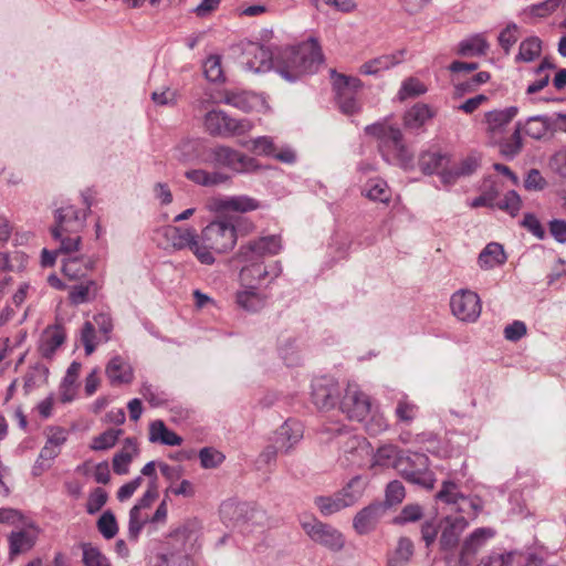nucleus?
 Instances as JSON below:
<instances>
[{
    "label": "nucleus",
    "instance_id": "obj_7",
    "mask_svg": "<svg viewBox=\"0 0 566 566\" xmlns=\"http://www.w3.org/2000/svg\"><path fill=\"white\" fill-rule=\"evenodd\" d=\"M549 128L551 119L545 115L531 116L525 123L518 120L509 140L501 144V154L507 158H513L522 150V130L533 139H541L546 136Z\"/></svg>",
    "mask_w": 566,
    "mask_h": 566
},
{
    "label": "nucleus",
    "instance_id": "obj_10",
    "mask_svg": "<svg viewBox=\"0 0 566 566\" xmlns=\"http://www.w3.org/2000/svg\"><path fill=\"white\" fill-rule=\"evenodd\" d=\"M206 130L212 136H233L248 133L252 124L247 118L237 119L223 111H210L205 116Z\"/></svg>",
    "mask_w": 566,
    "mask_h": 566
},
{
    "label": "nucleus",
    "instance_id": "obj_59",
    "mask_svg": "<svg viewBox=\"0 0 566 566\" xmlns=\"http://www.w3.org/2000/svg\"><path fill=\"white\" fill-rule=\"evenodd\" d=\"M92 323L95 325V329L97 328L101 334L99 340L107 342L113 329L112 318L107 314L99 313L93 316Z\"/></svg>",
    "mask_w": 566,
    "mask_h": 566
},
{
    "label": "nucleus",
    "instance_id": "obj_19",
    "mask_svg": "<svg viewBox=\"0 0 566 566\" xmlns=\"http://www.w3.org/2000/svg\"><path fill=\"white\" fill-rule=\"evenodd\" d=\"M207 207L217 213L248 212L259 208V202L249 196H221L208 199Z\"/></svg>",
    "mask_w": 566,
    "mask_h": 566
},
{
    "label": "nucleus",
    "instance_id": "obj_33",
    "mask_svg": "<svg viewBox=\"0 0 566 566\" xmlns=\"http://www.w3.org/2000/svg\"><path fill=\"white\" fill-rule=\"evenodd\" d=\"M149 440L151 442H160L165 446L171 447L180 446L182 442L181 437L169 430L161 420H155L150 423Z\"/></svg>",
    "mask_w": 566,
    "mask_h": 566
},
{
    "label": "nucleus",
    "instance_id": "obj_9",
    "mask_svg": "<svg viewBox=\"0 0 566 566\" xmlns=\"http://www.w3.org/2000/svg\"><path fill=\"white\" fill-rule=\"evenodd\" d=\"M165 235L171 241L174 248L181 250L189 248L202 264L214 263V256L205 248L200 247V235L191 228L168 226Z\"/></svg>",
    "mask_w": 566,
    "mask_h": 566
},
{
    "label": "nucleus",
    "instance_id": "obj_30",
    "mask_svg": "<svg viewBox=\"0 0 566 566\" xmlns=\"http://www.w3.org/2000/svg\"><path fill=\"white\" fill-rule=\"evenodd\" d=\"M94 268V261L86 255L66 256L63 259L62 271L71 280H80L87 275Z\"/></svg>",
    "mask_w": 566,
    "mask_h": 566
},
{
    "label": "nucleus",
    "instance_id": "obj_64",
    "mask_svg": "<svg viewBox=\"0 0 566 566\" xmlns=\"http://www.w3.org/2000/svg\"><path fill=\"white\" fill-rule=\"evenodd\" d=\"M151 99L156 105L160 106H170L175 105L177 102V93L176 91L166 87L163 91H155L151 93Z\"/></svg>",
    "mask_w": 566,
    "mask_h": 566
},
{
    "label": "nucleus",
    "instance_id": "obj_47",
    "mask_svg": "<svg viewBox=\"0 0 566 566\" xmlns=\"http://www.w3.org/2000/svg\"><path fill=\"white\" fill-rule=\"evenodd\" d=\"M403 124L407 129H420L424 125V105L419 103L408 109L403 117Z\"/></svg>",
    "mask_w": 566,
    "mask_h": 566
},
{
    "label": "nucleus",
    "instance_id": "obj_57",
    "mask_svg": "<svg viewBox=\"0 0 566 566\" xmlns=\"http://www.w3.org/2000/svg\"><path fill=\"white\" fill-rule=\"evenodd\" d=\"M449 157L446 154L433 153L430 155V160L427 161V175L438 174L444 176V169L449 165Z\"/></svg>",
    "mask_w": 566,
    "mask_h": 566
},
{
    "label": "nucleus",
    "instance_id": "obj_36",
    "mask_svg": "<svg viewBox=\"0 0 566 566\" xmlns=\"http://www.w3.org/2000/svg\"><path fill=\"white\" fill-rule=\"evenodd\" d=\"M413 555V544L408 537H400L397 547L388 555V566H406Z\"/></svg>",
    "mask_w": 566,
    "mask_h": 566
},
{
    "label": "nucleus",
    "instance_id": "obj_15",
    "mask_svg": "<svg viewBox=\"0 0 566 566\" xmlns=\"http://www.w3.org/2000/svg\"><path fill=\"white\" fill-rule=\"evenodd\" d=\"M339 409L349 419L363 421L369 415L371 403L369 397L360 390L358 385L348 384L345 395L339 401Z\"/></svg>",
    "mask_w": 566,
    "mask_h": 566
},
{
    "label": "nucleus",
    "instance_id": "obj_12",
    "mask_svg": "<svg viewBox=\"0 0 566 566\" xmlns=\"http://www.w3.org/2000/svg\"><path fill=\"white\" fill-rule=\"evenodd\" d=\"M457 490L458 486L454 482L444 481L436 497L438 501L453 505L458 512L465 513L473 517L476 516L482 511V500L478 496H464Z\"/></svg>",
    "mask_w": 566,
    "mask_h": 566
},
{
    "label": "nucleus",
    "instance_id": "obj_20",
    "mask_svg": "<svg viewBox=\"0 0 566 566\" xmlns=\"http://www.w3.org/2000/svg\"><path fill=\"white\" fill-rule=\"evenodd\" d=\"M518 108L510 106L504 109H494L485 114L486 132L494 144L501 148L503 142L509 140L504 138V133L507 125L517 115Z\"/></svg>",
    "mask_w": 566,
    "mask_h": 566
},
{
    "label": "nucleus",
    "instance_id": "obj_49",
    "mask_svg": "<svg viewBox=\"0 0 566 566\" xmlns=\"http://www.w3.org/2000/svg\"><path fill=\"white\" fill-rule=\"evenodd\" d=\"M97 530L104 538L111 539L116 536L118 525L115 515L111 511H105L97 521Z\"/></svg>",
    "mask_w": 566,
    "mask_h": 566
},
{
    "label": "nucleus",
    "instance_id": "obj_50",
    "mask_svg": "<svg viewBox=\"0 0 566 566\" xmlns=\"http://www.w3.org/2000/svg\"><path fill=\"white\" fill-rule=\"evenodd\" d=\"M336 93V99L342 113L346 115H353L360 108L359 103L356 99L355 94L343 90H334Z\"/></svg>",
    "mask_w": 566,
    "mask_h": 566
},
{
    "label": "nucleus",
    "instance_id": "obj_55",
    "mask_svg": "<svg viewBox=\"0 0 566 566\" xmlns=\"http://www.w3.org/2000/svg\"><path fill=\"white\" fill-rule=\"evenodd\" d=\"M199 459L202 468L212 469L223 462L224 455L212 448H203L199 452Z\"/></svg>",
    "mask_w": 566,
    "mask_h": 566
},
{
    "label": "nucleus",
    "instance_id": "obj_8",
    "mask_svg": "<svg viewBox=\"0 0 566 566\" xmlns=\"http://www.w3.org/2000/svg\"><path fill=\"white\" fill-rule=\"evenodd\" d=\"M360 482L359 476L353 478L346 486L340 491L329 496H316L314 504L318 509L322 515L329 516L340 512L344 509L353 506L361 496L360 491H355L354 488Z\"/></svg>",
    "mask_w": 566,
    "mask_h": 566
},
{
    "label": "nucleus",
    "instance_id": "obj_44",
    "mask_svg": "<svg viewBox=\"0 0 566 566\" xmlns=\"http://www.w3.org/2000/svg\"><path fill=\"white\" fill-rule=\"evenodd\" d=\"M203 74L210 82L217 83L224 80L223 69L221 65V56L210 55L203 62Z\"/></svg>",
    "mask_w": 566,
    "mask_h": 566
},
{
    "label": "nucleus",
    "instance_id": "obj_31",
    "mask_svg": "<svg viewBox=\"0 0 566 566\" xmlns=\"http://www.w3.org/2000/svg\"><path fill=\"white\" fill-rule=\"evenodd\" d=\"M138 453L139 449L136 440L133 438L125 439L123 448L113 458L114 472L119 475L127 474L129 464Z\"/></svg>",
    "mask_w": 566,
    "mask_h": 566
},
{
    "label": "nucleus",
    "instance_id": "obj_27",
    "mask_svg": "<svg viewBox=\"0 0 566 566\" xmlns=\"http://www.w3.org/2000/svg\"><path fill=\"white\" fill-rule=\"evenodd\" d=\"M268 296L265 293L253 287H241L235 294L237 305L248 312L258 313L265 307Z\"/></svg>",
    "mask_w": 566,
    "mask_h": 566
},
{
    "label": "nucleus",
    "instance_id": "obj_25",
    "mask_svg": "<svg viewBox=\"0 0 566 566\" xmlns=\"http://www.w3.org/2000/svg\"><path fill=\"white\" fill-rule=\"evenodd\" d=\"M303 424L296 420H286L274 434V443L283 453H289L303 438Z\"/></svg>",
    "mask_w": 566,
    "mask_h": 566
},
{
    "label": "nucleus",
    "instance_id": "obj_11",
    "mask_svg": "<svg viewBox=\"0 0 566 566\" xmlns=\"http://www.w3.org/2000/svg\"><path fill=\"white\" fill-rule=\"evenodd\" d=\"M302 528L315 543L333 551L339 552L345 545L343 534L329 524L323 523L315 517L308 521H301Z\"/></svg>",
    "mask_w": 566,
    "mask_h": 566
},
{
    "label": "nucleus",
    "instance_id": "obj_5",
    "mask_svg": "<svg viewBox=\"0 0 566 566\" xmlns=\"http://www.w3.org/2000/svg\"><path fill=\"white\" fill-rule=\"evenodd\" d=\"M374 464L381 467L395 465L400 474L410 483L424 486V455L412 453L399 457L398 450L391 444L379 447L374 454Z\"/></svg>",
    "mask_w": 566,
    "mask_h": 566
},
{
    "label": "nucleus",
    "instance_id": "obj_51",
    "mask_svg": "<svg viewBox=\"0 0 566 566\" xmlns=\"http://www.w3.org/2000/svg\"><path fill=\"white\" fill-rule=\"evenodd\" d=\"M424 92V86L422 83L415 77H408L401 84L400 90L398 91L397 98L400 102H403L408 98L416 97Z\"/></svg>",
    "mask_w": 566,
    "mask_h": 566
},
{
    "label": "nucleus",
    "instance_id": "obj_54",
    "mask_svg": "<svg viewBox=\"0 0 566 566\" xmlns=\"http://www.w3.org/2000/svg\"><path fill=\"white\" fill-rule=\"evenodd\" d=\"M518 40V27L515 23H510L499 35V44L504 50L505 54H509L511 48Z\"/></svg>",
    "mask_w": 566,
    "mask_h": 566
},
{
    "label": "nucleus",
    "instance_id": "obj_17",
    "mask_svg": "<svg viewBox=\"0 0 566 566\" xmlns=\"http://www.w3.org/2000/svg\"><path fill=\"white\" fill-rule=\"evenodd\" d=\"M452 314L462 322L473 323L481 314V301L475 292L460 290L451 296Z\"/></svg>",
    "mask_w": 566,
    "mask_h": 566
},
{
    "label": "nucleus",
    "instance_id": "obj_34",
    "mask_svg": "<svg viewBox=\"0 0 566 566\" xmlns=\"http://www.w3.org/2000/svg\"><path fill=\"white\" fill-rule=\"evenodd\" d=\"M506 254L501 244L492 242L489 243L480 253L478 262L482 269H493L497 265L504 264Z\"/></svg>",
    "mask_w": 566,
    "mask_h": 566
},
{
    "label": "nucleus",
    "instance_id": "obj_48",
    "mask_svg": "<svg viewBox=\"0 0 566 566\" xmlns=\"http://www.w3.org/2000/svg\"><path fill=\"white\" fill-rule=\"evenodd\" d=\"M95 287L96 284L94 281H88L85 284L75 285L70 291L69 297L75 305L86 303L91 300V296L95 294Z\"/></svg>",
    "mask_w": 566,
    "mask_h": 566
},
{
    "label": "nucleus",
    "instance_id": "obj_2",
    "mask_svg": "<svg viewBox=\"0 0 566 566\" xmlns=\"http://www.w3.org/2000/svg\"><path fill=\"white\" fill-rule=\"evenodd\" d=\"M323 63V54L315 39L280 50L275 54L274 70L286 81L295 82L314 74Z\"/></svg>",
    "mask_w": 566,
    "mask_h": 566
},
{
    "label": "nucleus",
    "instance_id": "obj_37",
    "mask_svg": "<svg viewBox=\"0 0 566 566\" xmlns=\"http://www.w3.org/2000/svg\"><path fill=\"white\" fill-rule=\"evenodd\" d=\"M489 49V43L482 34H474L459 43L458 53L463 56L483 55Z\"/></svg>",
    "mask_w": 566,
    "mask_h": 566
},
{
    "label": "nucleus",
    "instance_id": "obj_61",
    "mask_svg": "<svg viewBox=\"0 0 566 566\" xmlns=\"http://www.w3.org/2000/svg\"><path fill=\"white\" fill-rule=\"evenodd\" d=\"M481 155L479 153H471L465 158L462 159L458 174L462 176H468L475 174L478 167L481 165Z\"/></svg>",
    "mask_w": 566,
    "mask_h": 566
},
{
    "label": "nucleus",
    "instance_id": "obj_32",
    "mask_svg": "<svg viewBox=\"0 0 566 566\" xmlns=\"http://www.w3.org/2000/svg\"><path fill=\"white\" fill-rule=\"evenodd\" d=\"M105 373L112 385L128 384L133 380V370L120 356H115L108 361Z\"/></svg>",
    "mask_w": 566,
    "mask_h": 566
},
{
    "label": "nucleus",
    "instance_id": "obj_63",
    "mask_svg": "<svg viewBox=\"0 0 566 566\" xmlns=\"http://www.w3.org/2000/svg\"><path fill=\"white\" fill-rule=\"evenodd\" d=\"M548 167L559 177H566V149L556 151L549 159Z\"/></svg>",
    "mask_w": 566,
    "mask_h": 566
},
{
    "label": "nucleus",
    "instance_id": "obj_13",
    "mask_svg": "<svg viewBox=\"0 0 566 566\" xmlns=\"http://www.w3.org/2000/svg\"><path fill=\"white\" fill-rule=\"evenodd\" d=\"M86 212L73 205L63 206L54 211V226L51 227L52 238H60L62 231L81 233L86 226Z\"/></svg>",
    "mask_w": 566,
    "mask_h": 566
},
{
    "label": "nucleus",
    "instance_id": "obj_58",
    "mask_svg": "<svg viewBox=\"0 0 566 566\" xmlns=\"http://www.w3.org/2000/svg\"><path fill=\"white\" fill-rule=\"evenodd\" d=\"M515 553H492L484 557L479 566H513Z\"/></svg>",
    "mask_w": 566,
    "mask_h": 566
},
{
    "label": "nucleus",
    "instance_id": "obj_46",
    "mask_svg": "<svg viewBox=\"0 0 566 566\" xmlns=\"http://www.w3.org/2000/svg\"><path fill=\"white\" fill-rule=\"evenodd\" d=\"M423 510L419 504H407L402 507L400 513L392 518L395 525H406L408 523H415L422 518Z\"/></svg>",
    "mask_w": 566,
    "mask_h": 566
},
{
    "label": "nucleus",
    "instance_id": "obj_35",
    "mask_svg": "<svg viewBox=\"0 0 566 566\" xmlns=\"http://www.w3.org/2000/svg\"><path fill=\"white\" fill-rule=\"evenodd\" d=\"M203 145L199 138H185L174 150V157L182 163L191 161L201 155Z\"/></svg>",
    "mask_w": 566,
    "mask_h": 566
},
{
    "label": "nucleus",
    "instance_id": "obj_43",
    "mask_svg": "<svg viewBox=\"0 0 566 566\" xmlns=\"http://www.w3.org/2000/svg\"><path fill=\"white\" fill-rule=\"evenodd\" d=\"M494 208L505 211L511 217H516L522 208L521 197L516 191L510 190L503 197L500 196Z\"/></svg>",
    "mask_w": 566,
    "mask_h": 566
},
{
    "label": "nucleus",
    "instance_id": "obj_41",
    "mask_svg": "<svg viewBox=\"0 0 566 566\" xmlns=\"http://www.w3.org/2000/svg\"><path fill=\"white\" fill-rule=\"evenodd\" d=\"M406 496V490L402 483L398 480L390 481L385 489V500L380 502L384 509H388L400 504Z\"/></svg>",
    "mask_w": 566,
    "mask_h": 566
},
{
    "label": "nucleus",
    "instance_id": "obj_39",
    "mask_svg": "<svg viewBox=\"0 0 566 566\" xmlns=\"http://www.w3.org/2000/svg\"><path fill=\"white\" fill-rule=\"evenodd\" d=\"M542 41L537 36H531L521 42L515 60L532 62L541 55Z\"/></svg>",
    "mask_w": 566,
    "mask_h": 566
},
{
    "label": "nucleus",
    "instance_id": "obj_53",
    "mask_svg": "<svg viewBox=\"0 0 566 566\" xmlns=\"http://www.w3.org/2000/svg\"><path fill=\"white\" fill-rule=\"evenodd\" d=\"M332 80L334 90H343L352 92L353 94H355L363 86V83L359 78L338 74L335 71H332Z\"/></svg>",
    "mask_w": 566,
    "mask_h": 566
},
{
    "label": "nucleus",
    "instance_id": "obj_40",
    "mask_svg": "<svg viewBox=\"0 0 566 566\" xmlns=\"http://www.w3.org/2000/svg\"><path fill=\"white\" fill-rule=\"evenodd\" d=\"M84 566H112L109 559L101 552V549L91 543L81 545Z\"/></svg>",
    "mask_w": 566,
    "mask_h": 566
},
{
    "label": "nucleus",
    "instance_id": "obj_60",
    "mask_svg": "<svg viewBox=\"0 0 566 566\" xmlns=\"http://www.w3.org/2000/svg\"><path fill=\"white\" fill-rule=\"evenodd\" d=\"M521 226L539 240L545 238V230L534 213H525Z\"/></svg>",
    "mask_w": 566,
    "mask_h": 566
},
{
    "label": "nucleus",
    "instance_id": "obj_1",
    "mask_svg": "<svg viewBox=\"0 0 566 566\" xmlns=\"http://www.w3.org/2000/svg\"><path fill=\"white\" fill-rule=\"evenodd\" d=\"M281 248V239L276 235L261 237L241 245L235 254L239 262L247 263L239 273L241 287L258 289L261 281L268 275L273 274V277H277L282 271L279 263H275L273 270L269 271L262 259L279 253Z\"/></svg>",
    "mask_w": 566,
    "mask_h": 566
},
{
    "label": "nucleus",
    "instance_id": "obj_6",
    "mask_svg": "<svg viewBox=\"0 0 566 566\" xmlns=\"http://www.w3.org/2000/svg\"><path fill=\"white\" fill-rule=\"evenodd\" d=\"M237 243V228L232 219L218 218L211 221L200 234V247L213 255L231 250Z\"/></svg>",
    "mask_w": 566,
    "mask_h": 566
},
{
    "label": "nucleus",
    "instance_id": "obj_21",
    "mask_svg": "<svg viewBox=\"0 0 566 566\" xmlns=\"http://www.w3.org/2000/svg\"><path fill=\"white\" fill-rule=\"evenodd\" d=\"M339 394V386L332 378H317L312 384V400L319 409L334 408L338 403Z\"/></svg>",
    "mask_w": 566,
    "mask_h": 566
},
{
    "label": "nucleus",
    "instance_id": "obj_29",
    "mask_svg": "<svg viewBox=\"0 0 566 566\" xmlns=\"http://www.w3.org/2000/svg\"><path fill=\"white\" fill-rule=\"evenodd\" d=\"M65 331L60 325L49 326L42 334L39 350L44 358H51L64 343Z\"/></svg>",
    "mask_w": 566,
    "mask_h": 566
},
{
    "label": "nucleus",
    "instance_id": "obj_52",
    "mask_svg": "<svg viewBox=\"0 0 566 566\" xmlns=\"http://www.w3.org/2000/svg\"><path fill=\"white\" fill-rule=\"evenodd\" d=\"M81 342L85 348L86 355L93 354L97 343L101 342L99 338H97L95 325L91 321H86L82 326Z\"/></svg>",
    "mask_w": 566,
    "mask_h": 566
},
{
    "label": "nucleus",
    "instance_id": "obj_62",
    "mask_svg": "<svg viewBox=\"0 0 566 566\" xmlns=\"http://www.w3.org/2000/svg\"><path fill=\"white\" fill-rule=\"evenodd\" d=\"M224 103L243 112H250L252 108L247 93H228L224 97Z\"/></svg>",
    "mask_w": 566,
    "mask_h": 566
},
{
    "label": "nucleus",
    "instance_id": "obj_23",
    "mask_svg": "<svg viewBox=\"0 0 566 566\" xmlns=\"http://www.w3.org/2000/svg\"><path fill=\"white\" fill-rule=\"evenodd\" d=\"M495 535V531L491 527H480L473 531L463 542L460 564L470 566L473 556L486 544V542Z\"/></svg>",
    "mask_w": 566,
    "mask_h": 566
},
{
    "label": "nucleus",
    "instance_id": "obj_56",
    "mask_svg": "<svg viewBox=\"0 0 566 566\" xmlns=\"http://www.w3.org/2000/svg\"><path fill=\"white\" fill-rule=\"evenodd\" d=\"M108 495L102 488L93 490L86 503V511L88 514L97 513L107 502Z\"/></svg>",
    "mask_w": 566,
    "mask_h": 566
},
{
    "label": "nucleus",
    "instance_id": "obj_18",
    "mask_svg": "<svg viewBox=\"0 0 566 566\" xmlns=\"http://www.w3.org/2000/svg\"><path fill=\"white\" fill-rule=\"evenodd\" d=\"M187 538L186 530L174 532L169 537L171 549L159 555L160 563L157 566H193V560L190 558L186 546Z\"/></svg>",
    "mask_w": 566,
    "mask_h": 566
},
{
    "label": "nucleus",
    "instance_id": "obj_24",
    "mask_svg": "<svg viewBox=\"0 0 566 566\" xmlns=\"http://www.w3.org/2000/svg\"><path fill=\"white\" fill-rule=\"evenodd\" d=\"M468 526V521L462 515H448L441 523L440 546L444 551L454 548L458 545L459 537Z\"/></svg>",
    "mask_w": 566,
    "mask_h": 566
},
{
    "label": "nucleus",
    "instance_id": "obj_14",
    "mask_svg": "<svg viewBox=\"0 0 566 566\" xmlns=\"http://www.w3.org/2000/svg\"><path fill=\"white\" fill-rule=\"evenodd\" d=\"M217 166L229 168L234 172H260L254 159L228 146H217L211 151Z\"/></svg>",
    "mask_w": 566,
    "mask_h": 566
},
{
    "label": "nucleus",
    "instance_id": "obj_28",
    "mask_svg": "<svg viewBox=\"0 0 566 566\" xmlns=\"http://www.w3.org/2000/svg\"><path fill=\"white\" fill-rule=\"evenodd\" d=\"M38 531L35 528H24L12 532L9 535V555L13 558L17 555L29 552L35 544Z\"/></svg>",
    "mask_w": 566,
    "mask_h": 566
},
{
    "label": "nucleus",
    "instance_id": "obj_3",
    "mask_svg": "<svg viewBox=\"0 0 566 566\" xmlns=\"http://www.w3.org/2000/svg\"><path fill=\"white\" fill-rule=\"evenodd\" d=\"M365 133L377 139L378 150L388 164L402 168L412 164V153L403 143L399 127L384 120L366 126Z\"/></svg>",
    "mask_w": 566,
    "mask_h": 566
},
{
    "label": "nucleus",
    "instance_id": "obj_45",
    "mask_svg": "<svg viewBox=\"0 0 566 566\" xmlns=\"http://www.w3.org/2000/svg\"><path fill=\"white\" fill-rule=\"evenodd\" d=\"M122 434V429H108L93 439L91 449L95 451L111 449L116 444Z\"/></svg>",
    "mask_w": 566,
    "mask_h": 566
},
{
    "label": "nucleus",
    "instance_id": "obj_42",
    "mask_svg": "<svg viewBox=\"0 0 566 566\" xmlns=\"http://www.w3.org/2000/svg\"><path fill=\"white\" fill-rule=\"evenodd\" d=\"M53 240L59 242V248L56 249L59 254H65L67 256L77 252L82 243L80 233H70L66 231H62L60 238H53Z\"/></svg>",
    "mask_w": 566,
    "mask_h": 566
},
{
    "label": "nucleus",
    "instance_id": "obj_38",
    "mask_svg": "<svg viewBox=\"0 0 566 566\" xmlns=\"http://www.w3.org/2000/svg\"><path fill=\"white\" fill-rule=\"evenodd\" d=\"M371 184L364 187L363 193L373 201H380L382 203L389 202L391 199V189L388 187L385 179H371Z\"/></svg>",
    "mask_w": 566,
    "mask_h": 566
},
{
    "label": "nucleus",
    "instance_id": "obj_22",
    "mask_svg": "<svg viewBox=\"0 0 566 566\" xmlns=\"http://www.w3.org/2000/svg\"><path fill=\"white\" fill-rule=\"evenodd\" d=\"M386 513L380 502H373L356 513L353 528L358 535H366L376 530L380 518Z\"/></svg>",
    "mask_w": 566,
    "mask_h": 566
},
{
    "label": "nucleus",
    "instance_id": "obj_4",
    "mask_svg": "<svg viewBox=\"0 0 566 566\" xmlns=\"http://www.w3.org/2000/svg\"><path fill=\"white\" fill-rule=\"evenodd\" d=\"M334 438L339 439L342 444L343 454L339 460L344 467H361L373 453L365 438L352 434L344 426L337 423L324 424L319 431V440L329 442Z\"/></svg>",
    "mask_w": 566,
    "mask_h": 566
},
{
    "label": "nucleus",
    "instance_id": "obj_26",
    "mask_svg": "<svg viewBox=\"0 0 566 566\" xmlns=\"http://www.w3.org/2000/svg\"><path fill=\"white\" fill-rule=\"evenodd\" d=\"M407 54V50L401 49L390 54L374 57L361 64L359 72L364 75H378L379 73L388 71L406 61Z\"/></svg>",
    "mask_w": 566,
    "mask_h": 566
},
{
    "label": "nucleus",
    "instance_id": "obj_16",
    "mask_svg": "<svg viewBox=\"0 0 566 566\" xmlns=\"http://www.w3.org/2000/svg\"><path fill=\"white\" fill-rule=\"evenodd\" d=\"M242 64L248 71L263 73L274 69L275 55L263 44L258 42H243Z\"/></svg>",
    "mask_w": 566,
    "mask_h": 566
}]
</instances>
